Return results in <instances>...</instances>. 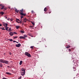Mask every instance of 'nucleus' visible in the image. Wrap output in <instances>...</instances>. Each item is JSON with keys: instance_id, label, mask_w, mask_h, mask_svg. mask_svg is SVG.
<instances>
[{"instance_id": "f257e3e1", "label": "nucleus", "mask_w": 79, "mask_h": 79, "mask_svg": "<svg viewBox=\"0 0 79 79\" xmlns=\"http://www.w3.org/2000/svg\"><path fill=\"white\" fill-rule=\"evenodd\" d=\"M25 55L28 56V57H31V54H30L28 53L27 52H25Z\"/></svg>"}, {"instance_id": "f03ea898", "label": "nucleus", "mask_w": 79, "mask_h": 79, "mask_svg": "<svg viewBox=\"0 0 79 79\" xmlns=\"http://www.w3.org/2000/svg\"><path fill=\"white\" fill-rule=\"evenodd\" d=\"M4 63L5 64H9V61L7 60H4Z\"/></svg>"}, {"instance_id": "7ed1b4c3", "label": "nucleus", "mask_w": 79, "mask_h": 79, "mask_svg": "<svg viewBox=\"0 0 79 79\" xmlns=\"http://www.w3.org/2000/svg\"><path fill=\"white\" fill-rule=\"evenodd\" d=\"M21 44H19L17 45L16 44L15 46L17 47H21Z\"/></svg>"}, {"instance_id": "20e7f679", "label": "nucleus", "mask_w": 79, "mask_h": 79, "mask_svg": "<svg viewBox=\"0 0 79 79\" xmlns=\"http://www.w3.org/2000/svg\"><path fill=\"white\" fill-rule=\"evenodd\" d=\"M25 69H24L23 68H22L21 69H20V71H22V72H25Z\"/></svg>"}, {"instance_id": "39448f33", "label": "nucleus", "mask_w": 79, "mask_h": 79, "mask_svg": "<svg viewBox=\"0 0 79 79\" xmlns=\"http://www.w3.org/2000/svg\"><path fill=\"white\" fill-rule=\"evenodd\" d=\"M20 73L22 76H24V75L25 74V72H21Z\"/></svg>"}, {"instance_id": "423d86ee", "label": "nucleus", "mask_w": 79, "mask_h": 79, "mask_svg": "<svg viewBox=\"0 0 79 79\" xmlns=\"http://www.w3.org/2000/svg\"><path fill=\"white\" fill-rule=\"evenodd\" d=\"M0 6H1L2 7L1 9V10H3V9H4V8L5 7V6L2 5H0Z\"/></svg>"}, {"instance_id": "0eeeda50", "label": "nucleus", "mask_w": 79, "mask_h": 79, "mask_svg": "<svg viewBox=\"0 0 79 79\" xmlns=\"http://www.w3.org/2000/svg\"><path fill=\"white\" fill-rule=\"evenodd\" d=\"M9 34H10V35L11 36H12L13 35V32H10L9 33Z\"/></svg>"}, {"instance_id": "6e6552de", "label": "nucleus", "mask_w": 79, "mask_h": 79, "mask_svg": "<svg viewBox=\"0 0 79 79\" xmlns=\"http://www.w3.org/2000/svg\"><path fill=\"white\" fill-rule=\"evenodd\" d=\"M19 10H17V9H15V11L16 12V13H17L19 12V13H21V12H20V11H19Z\"/></svg>"}, {"instance_id": "1a4fd4ad", "label": "nucleus", "mask_w": 79, "mask_h": 79, "mask_svg": "<svg viewBox=\"0 0 79 79\" xmlns=\"http://www.w3.org/2000/svg\"><path fill=\"white\" fill-rule=\"evenodd\" d=\"M20 15L21 16H26V14L25 13L24 14L23 13H21Z\"/></svg>"}, {"instance_id": "9d476101", "label": "nucleus", "mask_w": 79, "mask_h": 79, "mask_svg": "<svg viewBox=\"0 0 79 79\" xmlns=\"http://www.w3.org/2000/svg\"><path fill=\"white\" fill-rule=\"evenodd\" d=\"M19 39H25L26 38H24V36H20L19 37Z\"/></svg>"}, {"instance_id": "9b49d317", "label": "nucleus", "mask_w": 79, "mask_h": 79, "mask_svg": "<svg viewBox=\"0 0 79 79\" xmlns=\"http://www.w3.org/2000/svg\"><path fill=\"white\" fill-rule=\"evenodd\" d=\"M6 74H8V75H11V73L9 72H6Z\"/></svg>"}, {"instance_id": "f8f14e48", "label": "nucleus", "mask_w": 79, "mask_h": 79, "mask_svg": "<svg viewBox=\"0 0 79 79\" xmlns=\"http://www.w3.org/2000/svg\"><path fill=\"white\" fill-rule=\"evenodd\" d=\"M20 14L23 13V9H22V10H20Z\"/></svg>"}, {"instance_id": "ddd939ff", "label": "nucleus", "mask_w": 79, "mask_h": 79, "mask_svg": "<svg viewBox=\"0 0 79 79\" xmlns=\"http://www.w3.org/2000/svg\"><path fill=\"white\" fill-rule=\"evenodd\" d=\"M23 21H24V23H26L27 21L26 20V18H25L23 19Z\"/></svg>"}, {"instance_id": "4468645a", "label": "nucleus", "mask_w": 79, "mask_h": 79, "mask_svg": "<svg viewBox=\"0 0 79 79\" xmlns=\"http://www.w3.org/2000/svg\"><path fill=\"white\" fill-rule=\"evenodd\" d=\"M0 62L1 63H4V60H0Z\"/></svg>"}, {"instance_id": "2eb2a0df", "label": "nucleus", "mask_w": 79, "mask_h": 79, "mask_svg": "<svg viewBox=\"0 0 79 79\" xmlns=\"http://www.w3.org/2000/svg\"><path fill=\"white\" fill-rule=\"evenodd\" d=\"M5 25H6V26H5ZM4 26L5 27H7V26H8V24L7 23H5L4 24Z\"/></svg>"}, {"instance_id": "dca6fc26", "label": "nucleus", "mask_w": 79, "mask_h": 79, "mask_svg": "<svg viewBox=\"0 0 79 79\" xmlns=\"http://www.w3.org/2000/svg\"><path fill=\"white\" fill-rule=\"evenodd\" d=\"M16 27L17 29H18L19 28V26H16Z\"/></svg>"}, {"instance_id": "f3484780", "label": "nucleus", "mask_w": 79, "mask_h": 79, "mask_svg": "<svg viewBox=\"0 0 79 79\" xmlns=\"http://www.w3.org/2000/svg\"><path fill=\"white\" fill-rule=\"evenodd\" d=\"M22 63H23V61L22 60L20 61L19 63L20 65H21Z\"/></svg>"}, {"instance_id": "a211bd4d", "label": "nucleus", "mask_w": 79, "mask_h": 79, "mask_svg": "<svg viewBox=\"0 0 79 79\" xmlns=\"http://www.w3.org/2000/svg\"><path fill=\"white\" fill-rule=\"evenodd\" d=\"M44 10V11H47V8H45Z\"/></svg>"}, {"instance_id": "6ab92c4d", "label": "nucleus", "mask_w": 79, "mask_h": 79, "mask_svg": "<svg viewBox=\"0 0 79 79\" xmlns=\"http://www.w3.org/2000/svg\"><path fill=\"white\" fill-rule=\"evenodd\" d=\"M0 67H1V68L3 67V65H2V64L1 63H0Z\"/></svg>"}, {"instance_id": "aec40b11", "label": "nucleus", "mask_w": 79, "mask_h": 79, "mask_svg": "<svg viewBox=\"0 0 79 79\" xmlns=\"http://www.w3.org/2000/svg\"><path fill=\"white\" fill-rule=\"evenodd\" d=\"M0 14H1V15H3V14H4V13L2 11H1L0 13Z\"/></svg>"}, {"instance_id": "412c9836", "label": "nucleus", "mask_w": 79, "mask_h": 79, "mask_svg": "<svg viewBox=\"0 0 79 79\" xmlns=\"http://www.w3.org/2000/svg\"><path fill=\"white\" fill-rule=\"evenodd\" d=\"M8 28H9V27H6V31H8Z\"/></svg>"}, {"instance_id": "4be33fe9", "label": "nucleus", "mask_w": 79, "mask_h": 79, "mask_svg": "<svg viewBox=\"0 0 79 79\" xmlns=\"http://www.w3.org/2000/svg\"><path fill=\"white\" fill-rule=\"evenodd\" d=\"M69 47H70V46L68 45V46H67L66 47V48H69Z\"/></svg>"}, {"instance_id": "5701e85b", "label": "nucleus", "mask_w": 79, "mask_h": 79, "mask_svg": "<svg viewBox=\"0 0 79 79\" xmlns=\"http://www.w3.org/2000/svg\"><path fill=\"white\" fill-rule=\"evenodd\" d=\"M20 32H21L22 33H24V31L23 30L20 31Z\"/></svg>"}, {"instance_id": "b1692460", "label": "nucleus", "mask_w": 79, "mask_h": 79, "mask_svg": "<svg viewBox=\"0 0 79 79\" xmlns=\"http://www.w3.org/2000/svg\"><path fill=\"white\" fill-rule=\"evenodd\" d=\"M8 40H10V42H12V41H13V40L12 39H8Z\"/></svg>"}, {"instance_id": "393cba45", "label": "nucleus", "mask_w": 79, "mask_h": 79, "mask_svg": "<svg viewBox=\"0 0 79 79\" xmlns=\"http://www.w3.org/2000/svg\"><path fill=\"white\" fill-rule=\"evenodd\" d=\"M31 23L33 25V26H34V25H35V23L33 22H32Z\"/></svg>"}, {"instance_id": "a878e982", "label": "nucleus", "mask_w": 79, "mask_h": 79, "mask_svg": "<svg viewBox=\"0 0 79 79\" xmlns=\"http://www.w3.org/2000/svg\"><path fill=\"white\" fill-rule=\"evenodd\" d=\"M8 31H12V30L11 29V27H10L8 30Z\"/></svg>"}, {"instance_id": "bb28decb", "label": "nucleus", "mask_w": 79, "mask_h": 79, "mask_svg": "<svg viewBox=\"0 0 79 79\" xmlns=\"http://www.w3.org/2000/svg\"><path fill=\"white\" fill-rule=\"evenodd\" d=\"M23 37H24V38H26V37H27V35H24Z\"/></svg>"}, {"instance_id": "cd10ccee", "label": "nucleus", "mask_w": 79, "mask_h": 79, "mask_svg": "<svg viewBox=\"0 0 79 79\" xmlns=\"http://www.w3.org/2000/svg\"><path fill=\"white\" fill-rule=\"evenodd\" d=\"M16 21H19L20 20H19V19H16Z\"/></svg>"}, {"instance_id": "c85d7f7f", "label": "nucleus", "mask_w": 79, "mask_h": 79, "mask_svg": "<svg viewBox=\"0 0 79 79\" xmlns=\"http://www.w3.org/2000/svg\"><path fill=\"white\" fill-rule=\"evenodd\" d=\"M0 29H2V30H5V29L4 28V27H3L2 28H0Z\"/></svg>"}, {"instance_id": "c756f323", "label": "nucleus", "mask_w": 79, "mask_h": 79, "mask_svg": "<svg viewBox=\"0 0 79 79\" xmlns=\"http://www.w3.org/2000/svg\"><path fill=\"white\" fill-rule=\"evenodd\" d=\"M13 33V34H17L18 33H17L15 32H14Z\"/></svg>"}, {"instance_id": "7c9ffc66", "label": "nucleus", "mask_w": 79, "mask_h": 79, "mask_svg": "<svg viewBox=\"0 0 79 79\" xmlns=\"http://www.w3.org/2000/svg\"><path fill=\"white\" fill-rule=\"evenodd\" d=\"M16 38H18V36H15L14 38H13L14 39H16Z\"/></svg>"}, {"instance_id": "2f4dec72", "label": "nucleus", "mask_w": 79, "mask_h": 79, "mask_svg": "<svg viewBox=\"0 0 79 79\" xmlns=\"http://www.w3.org/2000/svg\"><path fill=\"white\" fill-rule=\"evenodd\" d=\"M30 48H34V46H31L30 47Z\"/></svg>"}, {"instance_id": "473e14b6", "label": "nucleus", "mask_w": 79, "mask_h": 79, "mask_svg": "<svg viewBox=\"0 0 79 79\" xmlns=\"http://www.w3.org/2000/svg\"><path fill=\"white\" fill-rule=\"evenodd\" d=\"M4 10H6V7H4Z\"/></svg>"}, {"instance_id": "72a5a7b5", "label": "nucleus", "mask_w": 79, "mask_h": 79, "mask_svg": "<svg viewBox=\"0 0 79 79\" xmlns=\"http://www.w3.org/2000/svg\"><path fill=\"white\" fill-rule=\"evenodd\" d=\"M7 68H11V66H7Z\"/></svg>"}, {"instance_id": "f704fd0d", "label": "nucleus", "mask_w": 79, "mask_h": 79, "mask_svg": "<svg viewBox=\"0 0 79 79\" xmlns=\"http://www.w3.org/2000/svg\"><path fill=\"white\" fill-rule=\"evenodd\" d=\"M2 79H8L5 77H3Z\"/></svg>"}, {"instance_id": "c9c22d12", "label": "nucleus", "mask_w": 79, "mask_h": 79, "mask_svg": "<svg viewBox=\"0 0 79 79\" xmlns=\"http://www.w3.org/2000/svg\"><path fill=\"white\" fill-rule=\"evenodd\" d=\"M21 19L23 18V16H21Z\"/></svg>"}, {"instance_id": "e433bc0d", "label": "nucleus", "mask_w": 79, "mask_h": 79, "mask_svg": "<svg viewBox=\"0 0 79 79\" xmlns=\"http://www.w3.org/2000/svg\"><path fill=\"white\" fill-rule=\"evenodd\" d=\"M22 23V20H21L19 22V23Z\"/></svg>"}, {"instance_id": "4c0bfd02", "label": "nucleus", "mask_w": 79, "mask_h": 79, "mask_svg": "<svg viewBox=\"0 0 79 79\" xmlns=\"http://www.w3.org/2000/svg\"><path fill=\"white\" fill-rule=\"evenodd\" d=\"M69 52H71V49H69Z\"/></svg>"}, {"instance_id": "58836bf2", "label": "nucleus", "mask_w": 79, "mask_h": 79, "mask_svg": "<svg viewBox=\"0 0 79 79\" xmlns=\"http://www.w3.org/2000/svg\"><path fill=\"white\" fill-rule=\"evenodd\" d=\"M31 13H34V11L31 10Z\"/></svg>"}, {"instance_id": "ea45409f", "label": "nucleus", "mask_w": 79, "mask_h": 79, "mask_svg": "<svg viewBox=\"0 0 79 79\" xmlns=\"http://www.w3.org/2000/svg\"><path fill=\"white\" fill-rule=\"evenodd\" d=\"M13 42H16V41L15 40L13 41Z\"/></svg>"}, {"instance_id": "a19ab883", "label": "nucleus", "mask_w": 79, "mask_h": 79, "mask_svg": "<svg viewBox=\"0 0 79 79\" xmlns=\"http://www.w3.org/2000/svg\"><path fill=\"white\" fill-rule=\"evenodd\" d=\"M34 27V26H30V27L32 28V27Z\"/></svg>"}, {"instance_id": "79ce46f5", "label": "nucleus", "mask_w": 79, "mask_h": 79, "mask_svg": "<svg viewBox=\"0 0 79 79\" xmlns=\"http://www.w3.org/2000/svg\"><path fill=\"white\" fill-rule=\"evenodd\" d=\"M16 21L18 23H19V22L18 21Z\"/></svg>"}, {"instance_id": "37998d69", "label": "nucleus", "mask_w": 79, "mask_h": 79, "mask_svg": "<svg viewBox=\"0 0 79 79\" xmlns=\"http://www.w3.org/2000/svg\"><path fill=\"white\" fill-rule=\"evenodd\" d=\"M7 20H8V21H9L10 20V19H7Z\"/></svg>"}, {"instance_id": "c03bdc74", "label": "nucleus", "mask_w": 79, "mask_h": 79, "mask_svg": "<svg viewBox=\"0 0 79 79\" xmlns=\"http://www.w3.org/2000/svg\"><path fill=\"white\" fill-rule=\"evenodd\" d=\"M26 20L27 21H29V20H28V19H26Z\"/></svg>"}, {"instance_id": "a18cd8bd", "label": "nucleus", "mask_w": 79, "mask_h": 79, "mask_svg": "<svg viewBox=\"0 0 79 79\" xmlns=\"http://www.w3.org/2000/svg\"><path fill=\"white\" fill-rule=\"evenodd\" d=\"M21 77H22L21 76H20V77H19V78H20V79H21Z\"/></svg>"}, {"instance_id": "49530a36", "label": "nucleus", "mask_w": 79, "mask_h": 79, "mask_svg": "<svg viewBox=\"0 0 79 79\" xmlns=\"http://www.w3.org/2000/svg\"><path fill=\"white\" fill-rule=\"evenodd\" d=\"M2 26V24L0 23V26Z\"/></svg>"}, {"instance_id": "de8ad7c7", "label": "nucleus", "mask_w": 79, "mask_h": 79, "mask_svg": "<svg viewBox=\"0 0 79 79\" xmlns=\"http://www.w3.org/2000/svg\"><path fill=\"white\" fill-rule=\"evenodd\" d=\"M10 55H11V53H10Z\"/></svg>"}, {"instance_id": "09e8293b", "label": "nucleus", "mask_w": 79, "mask_h": 79, "mask_svg": "<svg viewBox=\"0 0 79 79\" xmlns=\"http://www.w3.org/2000/svg\"><path fill=\"white\" fill-rule=\"evenodd\" d=\"M16 43H17V44H18V42H16Z\"/></svg>"}, {"instance_id": "8fccbe9b", "label": "nucleus", "mask_w": 79, "mask_h": 79, "mask_svg": "<svg viewBox=\"0 0 79 79\" xmlns=\"http://www.w3.org/2000/svg\"><path fill=\"white\" fill-rule=\"evenodd\" d=\"M6 18H7V17H5V19H6Z\"/></svg>"}, {"instance_id": "3c124183", "label": "nucleus", "mask_w": 79, "mask_h": 79, "mask_svg": "<svg viewBox=\"0 0 79 79\" xmlns=\"http://www.w3.org/2000/svg\"><path fill=\"white\" fill-rule=\"evenodd\" d=\"M50 13H51V12H49V14Z\"/></svg>"}, {"instance_id": "603ef678", "label": "nucleus", "mask_w": 79, "mask_h": 79, "mask_svg": "<svg viewBox=\"0 0 79 79\" xmlns=\"http://www.w3.org/2000/svg\"><path fill=\"white\" fill-rule=\"evenodd\" d=\"M18 79H20V78H19Z\"/></svg>"}, {"instance_id": "864d4df0", "label": "nucleus", "mask_w": 79, "mask_h": 79, "mask_svg": "<svg viewBox=\"0 0 79 79\" xmlns=\"http://www.w3.org/2000/svg\"><path fill=\"white\" fill-rule=\"evenodd\" d=\"M4 17H6V16H4Z\"/></svg>"}, {"instance_id": "5fc2aeb1", "label": "nucleus", "mask_w": 79, "mask_h": 79, "mask_svg": "<svg viewBox=\"0 0 79 79\" xmlns=\"http://www.w3.org/2000/svg\"><path fill=\"white\" fill-rule=\"evenodd\" d=\"M24 20H23V23H24Z\"/></svg>"}, {"instance_id": "6e6d98bb", "label": "nucleus", "mask_w": 79, "mask_h": 79, "mask_svg": "<svg viewBox=\"0 0 79 79\" xmlns=\"http://www.w3.org/2000/svg\"><path fill=\"white\" fill-rule=\"evenodd\" d=\"M22 24L23 25L24 24V23H23Z\"/></svg>"}, {"instance_id": "4d7b16f0", "label": "nucleus", "mask_w": 79, "mask_h": 79, "mask_svg": "<svg viewBox=\"0 0 79 79\" xmlns=\"http://www.w3.org/2000/svg\"><path fill=\"white\" fill-rule=\"evenodd\" d=\"M29 35H30V34H29Z\"/></svg>"}, {"instance_id": "13d9d810", "label": "nucleus", "mask_w": 79, "mask_h": 79, "mask_svg": "<svg viewBox=\"0 0 79 79\" xmlns=\"http://www.w3.org/2000/svg\"><path fill=\"white\" fill-rule=\"evenodd\" d=\"M32 37H33V36H32Z\"/></svg>"}, {"instance_id": "bf43d9fd", "label": "nucleus", "mask_w": 79, "mask_h": 79, "mask_svg": "<svg viewBox=\"0 0 79 79\" xmlns=\"http://www.w3.org/2000/svg\"><path fill=\"white\" fill-rule=\"evenodd\" d=\"M2 5L1 4H0V5Z\"/></svg>"}, {"instance_id": "052dcab7", "label": "nucleus", "mask_w": 79, "mask_h": 79, "mask_svg": "<svg viewBox=\"0 0 79 79\" xmlns=\"http://www.w3.org/2000/svg\"><path fill=\"white\" fill-rule=\"evenodd\" d=\"M9 9H10V7L9 8Z\"/></svg>"}, {"instance_id": "680f3d73", "label": "nucleus", "mask_w": 79, "mask_h": 79, "mask_svg": "<svg viewBox=\"0 0 79 79\" xmlns=\"http://www.w3.org/2000/svg\"><path fill=\"white\" fill-rule=\"evenodd\" d=\"M0 34H1V33H0Z\"/></svg>"}]
</instances>
